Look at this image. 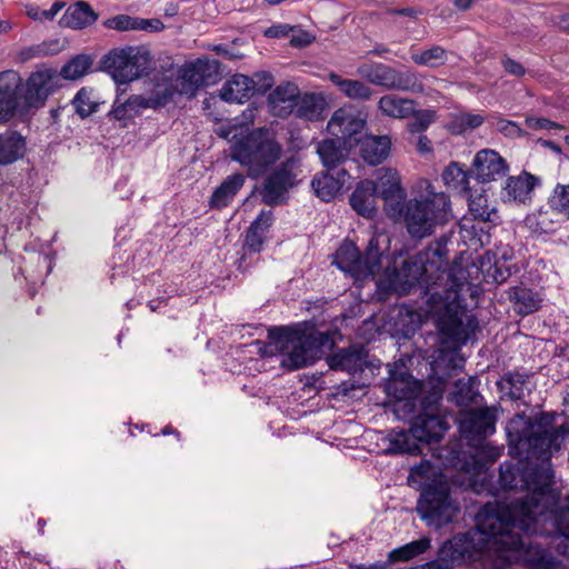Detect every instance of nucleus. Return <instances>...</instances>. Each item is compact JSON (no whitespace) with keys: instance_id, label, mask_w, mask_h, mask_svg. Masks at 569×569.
I'll return each instance as SVG.
<instances>
[{"instance_id":"1","label":"nucleus","mask_w":569,"mask_h":569,"mask_svg":"<svg viewBox=\"0 0 569 569\" xmlns=\"http://www.w3.org/2000/svg\"><path fill=\"white\" fill-rule=\"evenodd\" d=\"M555 420L551 412L533 419L522 413L506 427L509 452L518 460L500 465L498 483L505 491L527 493L510 503L486 505L477 516V529L508 563L559 566L538 537L562 538L557 548L569 558V507L560 505L551 463L552 455L569 437V423L556 426Z\"/></svg>"},{"instance_id":"2","label":"nucleus","mask_w":569,"mask_h":569,"mask_svg":"<svg viewBox=\"0 0 569 569\" xmlns=\"http://www.w3.org/2000/svg\"><path fill=\"white\" fill-rule=\"evenodd\" d=\"M448 274L449 277L436 287L442 298L438 296L433 300L445 301L436 319L439 355L432 365L433 372L441 381L463 369L466 360L460 355V349L479 329L476 316L467 315L466 306H462L459 299V292L451 290L453 280L450 279L449 271Z\"/></svg>"},{"instance_id":"3","label":"nucleus","mask_w":569,"mask_h":569,"mask_svg":"<svg viewBox=\"0 0 569 569\" xmlns=\"http://www.w3.org/2000/svg\"><path fill=\"white\" fill-rule=\"evenodd\" d=\"M420 196L408 201L407 192L399 199L382 198L385 210L392 219L403 218L408 233L415 239H423L433 233L437 226L447 223L452 218L451 201L443 191H436L428 180L419 183Z\"/></svg>"},{"instance_id":"4","label":"nucleus","mask_w":569,"mask_h":569,"mask_svg":"<svg viewBox=\"0 0 569 569\" xmlns=\"http://www.w3.org/2000/svg\"><path fill=\"white\" fill-rule=\"evenodd\" d=\"M269 347L284 355L282 365L291 370L310 366L320 359L335 342L329 332H306L291 327H272L268 330Z\"/></svg>"},{"instance_id":"5","label":"nucleus","mask_w":569,"mask_h":569,"mask_svg":"<svg viewBox=\"0 0 569 569\" xmlns=\"http://www.w3.org/2000/svg\"><path fill=\"white\" fill-rule=\"evenodd\" d=\"M282 156V146L272 131L253 128L236 133L230 144V158L247 169V176H264Z\"/></svg>"},{"instance_id":"6","label":"nucleus","mask_w":569,"mask_h":569,"mask_svg":"<svg viewBox=\"0 0 569 569\" xmlns=\"http://www.w3.org/2000/svg\"><path fill=\"white\" fill-rule=\"evenodd\" d=\"M448 428L446 418L439 413L438 402L423 400L422 410L413 417L409 430H393L390 433L387 452L419 456L422 453L421 443L439 441Z\"/></svg>"},{"instance_id":"7","label":"nucleus","mask_w":569,"mask_h":569,"mask_svg":"<svg viewBox=\"0 0 569 569\" xmlns=\"http://www.w3.org/2000/svg\"><path fill=\"white\" fill-rule=\"evenodd\" d=\"M383 254L385 249L380 247L377 236L369 239L362 252L355 242L345 240L337 249L332 263L357 282L373 279L380 273Z\"/></svg>"},{"instance_id":"8","label":"nucleus","mask_w":569,"mask_h":569,"mask_svg":"<svg viewBox=\"0 0 569 569\" xmlns=\"http://www.w3.org/2000/svg\"><path fill=\"white\" fill-rule=\"evenodd\" d=\"M449 274L438 263L428 261V254H415L405 259L399 268L395 269V282L403 292H410L413 287H420L429 300L441 295L436 287Z\"/></svg>"},{"instance_id":"9","label":"nucleus","mask_w":569,"mask_h":569,"mask_svg":"<svg viewBox=\"0 0 569 569\" xmlns=\"http://www.w3.org/2000/svg\"><path fill=\"white\" fill-rule=\"evenodd\" d=\"M458 511L446 480L432 479L420 491L417 512L428 526L439 529L452 522Z\"/></svg>"},{"instance_id":"10","label":"nucleus","mask_w":569,"mask_h":569,"mask_svg":"<svg viewBox=\"0 0 569 569\" xmlns=\"http://www.w3.org/2000/svg\"><path fill=\"white\" fill-rule=\"evenodd\" d=\"M151 64V53L142 47L113 49L101 60L102 69L118 83H129L148 74Z\"/></svg>"},{"instance_id":"11","label":"nucleus","mask_w":569,"mask_h":569,"mask_svg":"<svg viewBox=\"0 0 569 569\" xmlns=\"http://www.w3.org/2000/svg\"><path fill=\"white\" fill-rule=\"evenodd\" d=\"M357 72L368 82L387 90L411 93L425 92L422 77L411 69L398 70L391 66L376 62L362 63L358 67Z\"/></svg>"},{"instance_id":"12","label":"nucleus","mask_w":569,"mask_h":569,"mask_svg":"<svg viewBox=\"0 0 569 569\" xmlns=\"http://www.w3.org/2000/svg\"><path fill=\"white\" fill-rule=\"evenodd\" d=\"M475 549L473 538L469 532H460L446 540L439 548L437 558L423 565L408 569H452L465 561Z\"/></svg>"},{"instance_id":"13","label":"nucleus","mask_w":569,"mask_h":569,"mask_svg":"<svg viewBox=\"0 0 569 569\" xmlns=\"http://www.w3.org/2000/svg\"><path fill=\"white\" fill-rule=\"evenodd\" d=\"M297 184L296 174L288 162H281L263 179L259 196L261 201L270 207L284 204L289 191Z\"/></svg>"},{"instance_id":"14","label":"nucleus","mask_w":569,"mask_h":569,"mask_svg":"<svg viewBox=\"0 0 569 569\" xmlns=\"http://www.w3.org/2000/svg\"><path fill=\"white\" fill-rule=\"evenodd\" d=\"M59 87L58 70L40 68L32 72L26 83H21L22 103L26 108H40L48 97Z\"/></svg>"},{"instance_id":"15","label":"nucleus","mask_w":569,"mask_h":569,"mask_svg":"<svg viewBox=\"0 0 569 569\" xmlns=\"http://www.w3.org/2000/svg\"><path fill=\"white\" fill-rule=\"evenodd\" d=\"M497 410L495 408H480L469 410L461 415L459 421V430L468 442L472 446L482 442L487 437L496 431Z\"/></svg>"},{"instance_id":"16","label":"nucleus","mask_w":569,"mask_h":569,"mask_svg":"<svg viewBox=\"0 0 569 569\" xmlns=\"http://www.w3.org/2000/svg\"><path fill=\"white\" fill-rule=\"evenodd\" d=\"M508 171L507 160L492 149L478 151L471 164L473 178L481 183L497 181L507 176Z\"/></svg>"},{"instance_id":"17","label":"nucleus","mask_w":569,"mask_h":569,"mask_svg":"<svg viewBox=\"0 0 569 569\" xmlns=\"http://www.w3.org/2000/svg\"><path fill=\"white\" fill-rule=\"evenodd\" d=\"M366 126L365 119L351 109L340 108L336 110L327 124L329 133L338 139L350 141V146L355 147L361 140L357 136Z\"/></svg>"},{"instance_id":"18","label":"nucleus","mask_w":569,"mask_h":569,"mask_svg":"<svg viewBox=\"0 0 569 569\" xmlns=\"http://www.w3.org/2000/svg\"><path fill=\"white\" fill-rule=\"evenodd\" d=\"M219 67L218 61H203L198 59L197 62L186 66L180 71L178 79L179 94L192 98L197 94L199 89L208 83L207 78H210V71H217Z\"/></svg>"},{"instance_id":"19","label":"nucleus","mask_w":569,"mask_h":569,"mask_svg":"<svg viewBox=\"0 0 569 569\" xmlns=\"http://www.w3.org/2000/svg\"><path fill=\"white\" fill-rule=\"evenodd\" d=\"M540 184V177L523 170L518 176L507 178L501 190V198L505 202L529 204L532 201L535 189Z\"/></svg>"},{"instance_id":"20","label":"nucleus","mask_w":569,"mask_h":569,"mask_svg":"<svg viewBox=\"0 0 569 569\" xmlns=\"http://www.w3.org/2000/svg\"><path fill=\"white\" fill-rule=\"evenodd\" d=\"M21 101L20 74L13 70L0 72V119L13 117Z\"/></svg>"},{"instance_id":"21","label":"nucleus","mask_w":569,"mask_h":569,"mask_svg":"<svg viewBox=\"0 0 569 569\" xmlns=\"http://www.w3.org/2000/svg\"><path fill=\"white\" fill-rule=\"evenodd\" d=\"M353 147L349 140L338 138H327L317 143V153L329 171H335L349 160L350 151Z\"/></svg>"},{"instance_id":"22","label":"nucleus","mask_w":569,"mask_h":569,"mask_svg":"<svg viewBox=\"0 0 569 569\" xmlns=\"http://www.w3.org/2000/svg\"><path fill=\"white\" fill-rule=\"evenodd\" d=\"M367 357L368 352L363 347H349L331 355L327 361L332 370H342L357 376L367 368Z\"/></svg>"},{"instance_id":"23","label":"nucleus","mask_w":569,"mask_h":569,"mask_svg":"<svg viewBox=\"0 0 569 569\" xmlns=\"http://www.w3.org/2000/svg\"><path fill=\"white\" fill-rule=\"evenodd\" d=\"M377 186L375 181H360L352 191L349 203L351 208L365 218H373L377 213Z\"/></svg>"},{"instance_id":"24","label":"nucleus","mask_w":569,"mask_h":569,"mask_svg":"<svg viewBox=\"0 0 569 569\" xmlns=\"http://www.w3.org/2000/svg\"><path fill=\"white\" fill-rule=\"evenodd\" d=\"M350 178L347 169L341 168L333 174L327 170L313 177L311 187L318 198L322 201L332 200Z\"/></svg>"},{"instance_id":"25","label":"nucleus","mask_w":569,"mask_h":569,"mask_svg":"<svg viewBox=\"0 0 569 569\" xmlns=\"http://www.w3.org/2000/svg\"><path fill=\"white\" fill-rule=\"evenodd\" d=\"M360 156L369 166L382 163L390 154L391 138L387 134H367L358 142Z\"/></svg>"},{"instance_id":"26","label":"nucleus","mask_w":569,"mask_h":569,"mask_svg":"<svg viewBox=\"0 0 569 569\" xmlns=\"http://www.w3.org/2000/svg\"><path fill=\"white\" fill-rule=\"evenodd\" d=\"M273 212L261 210L246 231L244 248L251 253H259L267 240V234L273 223Z\"/></svg>"},{"instance_id":"27","label":"nucleus","mask_w":569,"mask_h":569,"mask_svg":"<svg viewBox=\"0 0 569 569\" xmlns=\"http://www.w3.org/2000/svg\"><path fill=\"white\" fill-rule=\"evenodd\" d=\"M480 379L477 376L460 378L452 385L447 395V400L458 407H468L478 403L481 398L479 392Z\"/></svg>"},{"instance_id":"28","label":"nucleus","mask_w":569,"mask_h":569,"mask_svg":"<svg viewBox=\"0 0 569 569\" xmlns=\"http://www.w3.org/2000/svg\"><path fill=\"white\" fill-rule=\"evenodd\" d=\"M254 92V79L244 74H234L220 90V98L230 103H243Z\"/></svg>"},{"instance_id":"29","label":"nucleus","mask_w":569,"mask_h":569,"mask_svg":"<svg viewBox=\"0 0 569 569\" xmlns=\"http://www.w3.org/2000/svg\"><path fill=\"white\" fill-rule=\"evenodd\" d=\"M508 298L515 312L522 317L535 313L541 308L542 298L539 292L523 286L511 287Z\"/></svg>"},{"instance_id":"30","label":"nucleus","mask_w":569,"mask_h":569,"mask_svg":"<svg viewBox=\"0 0 569 569\" xmlns=\"http://www.w3.org/2000/svg\"><path fill=\"white\" fill-rule=\"evenodd\" d=\"M246 182V176L236 172L228 176L212 192L209 203L211 208L222 209L228 207L241 190Z\"/></svg>"},{"instance_id":"31","label":"nucleus","mask_w":569,"mask_h":569,"mask_svg":"<svg viewBox=\"0 0 569 569\" xmlns=\"http://www.w3.org/2000/svg\"><path fill=\"white\" fill-rule=\"evenodd\" d=\"M525 221L533 232L548 234L555 232L568 220L559 214L557 210L547 206L546 208H540L536 213L527 216Z\"/></svg>"},{"instance_id":"32","label":"nucleus","mask_w":569,"mask_h":569,"mask_svg":"<svg viewBox=\"0 0 569 569\" xmlns=\"http://www.w3.org/2000/svg\"><path fill=\"white\" fill-rule=\"evenodd\" d=\"M498 389L512 400H522L529 389V375L520 370L507 371L497 382Z\"/></svg>"},{"instance_id":"33","label":"nucleus","mask_w":569,"mask_h":569,"mask_svg":"<svg viewBox=\"0 0 569 569\" xmlns=\"http://www.w3.org/2000/svg\"><path fill=\"white\" fill-rule=\"evenodd\" d=\"M97 19L98 13L94 12L88 2L78 1L67 9L62 17V23L66 27L80 30L91 26Z\"/></svg>"},{"instance_id":"34","label":"nucleus","mask_w":569,"mask_h":569,"mask_svg":"<svg viewBox=\"0 0 569 569\" xmlns=\"http://www.w3.org/2000/svg\"><path fill=\"white\" fill-rule=\"evenodd\" d=\"M416 102L412 99L401 98L396 94L382 96L378 102V109L388 117L406 119L413 112Z\"/></svg>"},{"instance_id":"35","label":"nucleus","mask_w":569,"mask_h":569,"mask_svg":"<svg viewBox=\"0 0 569 569\" xmlns=\"http://www.w3.org/2000/svg\"><path fill=\"white\" fill-rule=\"evenodd\" d=\"M441 177L448 188L456 190L459 193H469V180L470 178H473L471 169L467 170L465 169V166L452 161L445 168Z\"/></svg>"},{"instance_id":"36","label":"nucleus","mask_w":569,"mask_h":569,"mask_svg":"<svg viewBox=\"0 0 569 569\" xmlns=\"http://www.w3.org/2000/svg\"><path fill=\"white\" fill-rule=\"evenodd\" d=\"M24 139L14 131L0 134V164H9L23 156Z\"/></svg>"},{"instance_id":"37","label":"nucleus","mask_w":569,"mask_h":569,"mask_svg":"<svg viewBox=\"0 0 569 569\" xmlns=\"http://www.w3.org/2000/svg\"><path fill=\"white\" fill-rule=\"evenodd\" d=\"M330 81L338 87L346 97L356 100H369L373 93L372 89L360 80L343 79L337 73H330Z\"/></svg>"},{"instance_id":"38","label":"nucleus","mask_w":569,"mask_h":569,"mask_svg":"<svg viewBox=\"0 0 569 569\" xmlns=\"http://www.w3.org/2000/svg\"><path fill=\"white\" fill-rule=\"evenodd\" d=\"M142 109H148V103L144 102V96L133 94L124 102L113 104L109 116L116 120H129L140 114Z\"/></svg>"},{"instance_id":"39","label":"nucleus","mask_w":569,"mask_h":569,"mask_svg":"<svg viewBox=\"0 0 569 569\" xmlns=\"http://www.w3.org/2000/svg\"><path fill=\"white\" fill-rule=\"evenodd\" d=\"M386 392L397 401H403L405 407L413 406L418 389L406 379H392L386 385Z\"/></svg>"},{"instance_id":"40","label":"nucleus","mask_w":569,"mask_h":569,"mask_svg":"<svg viewBox=\"0 0 569 569\" xmlns=\"http://www.w3.org/2000/svg\"><path fill=\"white\" fill-rule=\"evenodd\" d=\"M375 183L377 186V197L381 199L386 197H391V199L396 197L399 199V194L406 192L401 187L398 173L391 169L385 170Z\"/></svg>"},{"instance_id":"41","label":"nucleus","mask_w":569,"mask_h":569,"mask_svg":"<svg viewBox=\"0 0 569 569\" xmlns=\"http://www.w3.org/2000/svg\"><path fill=\"white\" fill-rule=\"evenodd\" d=\"M430 538L422 537L418 540L406 543L405 546L393 549L389 552L388 559L390 562L408 561L412 558L423 553L430 547Z\"/></svg>"},{"instance_id":"42","label":"nucleus","mask_w":569,"mask_h":569,"mask_svg":"<svg viewBox=\"0 0 569 569\" xmlns=\"http://www.w3.org/2000/svg\"><path fill=\"white\" fill-rule=\"evenodd\" d=\"M92 66V59L88 54H78L69 60L60 71L59 79L77 80L88 73Z\"/></svg>"},{"instance_id":"43","label":"nucleus","mask_w":569,"mask_h":569,"mask_svg":"<svg viewBox=\"0 0 569 569\" xmlns=\"http://www.w3.org/2000/svg\"><path fill=\"white\" fill-rule=\"evenodd\" d=\"M411 60L418 66L438 68L446 63L447 51L440 46H433L430 49L413 52Z\"/></svg>"},{"instance_id":"44","label":"nucleus","mask_w":569,"mask_h":569,"mask_svg":"<svg viewBox=\"0 0 569 569\" xmlns=\"http://www.w3.org/2000/svg\"><path fill=\"white\" fill-rule=\"evenodd\" d=\"M300 91L299 88L292 82H283L276 87V89L270 93L269 101L273 104V108L277 107L278 103H289V107H292L296 103V100L299 98Z\"/></svg>"},{"instance_id":"45","label":"nucleus","mask_w":569,"mask_h":569,"mask_svg":"<svg viewBox=\"0 0 569 569\" xmlns=\"http://www.w3.org/2000/svg\"><path fill=\"white\" fill-rule=\"evenodd\" d=\"M547 206L569 220V184L557 183L548 198Z\"/></svg>"},{"instance_id":"46","label":"nucleus","mask_w":569,"mask_h":569,"mask_svg":"<svg viewBox=\"0 0 569 569\" xmlns=\"http://www.w3.org/2000/svg\"><path fill=\"white\" fill-rule=\"evenodd\" d=\"M92 90L88 88H81L72 100V104L77 114L82 119L91 116L98 109V103L91 100Z\"/></svg>"},{"instance_id":"47","label":"nucleus","mask_w":569,"mask_h":569,"mask_svg":"<svg viewBox=\"0 0 569 569\" xmlns=\"http://www.w3.org/2000/svg\"><path fill=\"white\" fill-rule=\"evenodd\" d=\"M410 117H412V119L407 123V130L411 134H421L436 120L435 111L425 109L416 110L413 108V112Z\"/></svg>"},{"instance_id":"48","label":"nucleus","mask_w":569,"mask_h":569,"mask_svg":"<svg viewBox=\"0 0 569 569\" xmlns=\"http://www.w3.org/2000/svg\"><path fill=\"white\" fill-rule=\"evenodd\" d=\"M177 93H179L177 84H167L163 88H157L150 97H144V102L151 109L162 108L171 102Z\"/></svg>"},{"instance_id":"49","label":"nucleus","mask_w":569,"mask_h":569,"mask_svg":"<svg viewBox=\"0 0 569 569\" xmlns=\"http://www.w3.org/2000/svg\"><path fill=\"white\" fill-rule=\"evenodd\" d=\"M517 271L515 264L509 263L506 259H498L487 270V277L491 278L497 284L506 282L512 273Z\"/></svg>"},{"instance_id":"50","label":"nucleus","mask_w":569,"mask_h":569,"mask_svg":"<svg viewBox=\"0 0 569 569\" xmlns=\"http://www.w3.org/2000/svg\"><path fill=\"white\" fill-rule=\"evenodd\" d=\"M431 470V465L429 461H421L418 465H415L409 472L408 476V485L412 488H416L422 491V488L427 485L426 479H428V473ZM430 481H428L429 483Z\"/></svg>"},{"instance_id":"51","label":"nucleus","mask_w":569,"mask_h":569,"mask_svg":"<svg viewBox=\"0 0 569 569\" xmlns=\"http://www.w3.org/2000/svg\"><path fill=\"white\" fill-rule=\"evenodd\" d=\"M103 26L107 29H112L117 31L138 30V17H131L129 14H118L104 20Z\"/></svg>"},{"instance_id":"52","label":"nucleus","mask_w":569,"mask_h":569,"mask_svg":"<svg viewBox=\"0 0 569 569\" xmlns=\"http://www.w3.org/2000/svg\"><path fill=\"white\" fill-rule=\"evenodd\" d=\"M469 210L472 213V216L475 217V219H478V220L485 221V222L491 221L492 220L491 216L496 214V210L489 208V206L487 204V199L482 196H480L476 199H470Z\"/></svg>"},{"instance_id":"53","label":"nucleus","mask_w":569,"mask_h":569,"mask_svg":"<svg viewBox=\"0 0 569 569\" xmlns=\"http://www.w3.org/2000/svg\"><path fill=\"white\" fill-rule=\"evenodd\" d=\"M419 254H428V261L437 264L439 263L441 266V269L446 270V272L448 273L446 243L437 242L435 247L430 246L425 252H420Z\"/></svg>"},{"instance_id":"54","label":"nucleus","mask_w":569,"mask_h":569,"mask_svg":"<svg viewBox=\"0 0 569 569\" xmlns=\"http://www.w3.org/2000/svg\"><path fill=\"white\" fill-rule=\"evenodd\" d=\"M63 7L64 3L60 1H56L48 10H41L38 7H31L28 10V16L33 20H53Z\"/></svg>"},{"instance_id":"55","label":"nucleus","mask_w":569,"mask_h":569,"mask_svg":"<svg viewBox=\"0 0 569 569\" xmlns=\"http://www.w3.org/2000/svg\"><path fill=\"white\" fill-rule=\"evenodd\" d=\"M471 447H475L479 450V455L481 459L485 460V463H493L501 455V450L497 447L490 446L487 440L473 443Z\"/></svg>"},{"instance_id":"56","label":"nucleus","mask_w":569,"mask_h":569,"mask_svg":"<svg viewBox=\"0 0 569 569\" xmlns=\"http://www.w3.org/2000/svg\"><path fill=\"white\" fill-rule=\"evenodd\" d=\"M526 124L532 130L565 129L562 124L551 121L547 118L528 117L526 119Z\"/></svg>"},{"instance_id":"57","label":"nucleus","mask_w":569,"mask_h":569,"mask_svg":"<svg viewBox=\"0 0 569 569\" xmlns=\"http://www.w3.org/2000/svg\"><path fill=\"white\" fill-rule=\"evenodd\" d=\"M497 129L506 137L516 138L523 134L522 129L513 121L500 119L497 122Z\"/></svg>"},{"instance_id":"58","label":"nucleus","mask_w":569,"mask_h":569,"mask_svg":"<svg viewBox=\"0 0 569 569\" xmlns=\"http://www.w3.org/2000/svg\"><path fill=\"white\" fill-rule=\"evenodd\" d=\"M318 113L317 99L315 94L306 96L301 106L298 108V114L312 119Z\"/></svg>"},{"instance_id":"59","label":"nucleus","mask_w":569,"mask_h":569,"mask_svg":"<svg viewBox=\"0 0 569 569\" xmlns=\"http://www.w3.org/2000/svg\"><path fill=\"white\" fill-rule=\"evenodd\" d=\"M254 79V91L260 93L267 92L273 86V77L270 72H257Z\"/></svg>"},{"instance_id":"60","label":"nucleus","mask_w":569,"mask_h":569,"mask_svg":"<svg viewBox=\"0 0 569 569\" xmlns=\"http://www.w3.org/2000/svg\"><path fill=\"white\" fill-rule=\"evenodd\" d=\"M501 66L503 67L505 71L508 74H511L517 78H520V77L525 76V73H526L525 67L520 62L511 59L508 56L502 57Z\"/></svg>"},{"instance_id":"61","label":"nucleus","mask_w":569,"mask_h":569,"mask_svg":"<svg viewBox=\"0 0 569 569\" xmlns=\"http://www.w3.org/2000/svg\"><path fill=\"white\" fill-rule=\"evenodd\" d=\"M164 29V24L160 19H143L138 17V30L158 32Z\"/></svg>"},{"instance_id":"62","label":"nucleus","mask_w":569,"mask_h":569,"mask_svg":"<svg viewBox=\"0 0 569 569\" xmlns=\"http://www.w3.org/2000/svg\"><path fill=\"white\" fill-rule=\"evenodd\" d=\"M44 54H47V49H46L44 43L32 46V47H27L20 51V58L22 61H28L34 57H40V56H44Z\"/></svg>"},{"instance_id":"63","label":"nucleus","mask_w":569,"mask_h":569,"mask_svg":"<svg viewBox=\"0 0 569 569\" xmlns=\"http://www.w3.org/2000/svg\"><path fill=\"white\" fill-rule=\"evenodd\" d=\"M483 123V118L479 114H462L460 118V124L463 130L466 129H476Z\"/></svg>"},{"instance_id":"64","label":"nucleus","mask_w":569,"mask_h":569,"mask_svg":"<svg viewBox=\"0 0 569 569\" xmlns=\"http://www.w3.org/2000/svg\"><path fill=\"white\" fill-rule=\"evenodd\" d=\"M416 148L420 154L431 153L432 152L431 140L425 134H419L417 142H416Z\"/></svg>"}]
</instances>
